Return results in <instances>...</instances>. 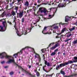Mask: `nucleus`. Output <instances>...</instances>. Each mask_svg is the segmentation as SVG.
<instances>
[{
	"label": "nucleus",
	"mask_w": 77,
	"mask_h": 77,
	"mask_svg": "<svg viewBox=\"0 0 77 77\" xmlns=\"http://www.w3.org/2000/svg\"><path fill=\"white\" fill-rule=\"evenodd\" d=\"M72 63H73V62H72V61H69L65 63H61L60 65L56 66V69H57V70H59V69H60V68L63 67V66H65V65H69V64H71Z\"/></svg>",
	"instance_id": "f257e3e1"
},
{
	"label": "nucleus",
	"mask_w": 77,
	"mask_h": 77,
	"mask_svg": "<svg viewBox=\"0 0 77 77\" xmlns=\"http://www.w3.org/2000/svg\"><path fill=\"white\" fill-rule=\"evenodd\" d=\"M2 24L5 29V30H3V28L2 26H0V31L1 32H4L6 30V27H7V24H6V21H5L2 22Z\"/></svg>",
	"instance_id": "f03ea898"
},
{
	"label": "nucleus",
	"mask_w": 77,
	"mask_h": 77,
	"mask_svg": "<svg viewBox=\"0 0 77 77\" xmlns=\"http://www.w3.org/2000/svg\"><path fill=\"white\" fill-rule=\"evenodd\" d=\"M25 49H28V50H31V51H34V49L33 48H32L29 47L28 46L26 47L25 48H23L22 50H21L20 52H19L20 54L21 53V54H22L23 53V50H25Z\"/></svg>",
	"instance_id": "7ed1b4c3"
},
{
	"label": "nucleus",
	"mask_w": 77,
	"mask_h": 77,
	"mask_svg": "<svg viewBox=\"0 0 77 77\" xmlns=\"http://www.w3.org/2000/svg\"><path fill=\"white\" fill-rule=\"evenodd\" d=\"M39 10L41 11V13H44L45 15H46L47 13V11L45 8H40L39 9Z\"/></svg>",
	"instance_id": "20e7f679"
},
{
	"label": "nucleus",
	"mask_w": 77,
	"mask_h": 77,
	"mask_svg": "<svg viewBox=\"0 0 77 77\" xmlns=\"http://www.w3.org/2000/svg\"><path fill=\"white\" fill-rule=\"evenodd\" d=\"M33 51L34 53H35V55L34 56L35 58H38L39 61V62H41V57H40L39 55L35 52V50H34V51Z\"/></svg>",
	"instance_id": "39448f33"
},
{
	"label": "nucleus",
	"mask_w": 77,
	"mask_h": 77,
	"mask_svg": "<svg viewBox=\"0 0 77 77\" xmlns=\"http://www.w3.org/2000/svg\"><path fill=\"white\" fill-rule=\"evenodd\" d=\"M32 30V28H26V30H25L24 32H23V34L22 35H23L24 33V35H26L27 33H29V32H30L31 30Z\"/></svg>",
	"instance_id": "423d86ee"
},
{
	"label": "nucleus",
	"mask_w": 77,
	"mask_h": 77,
	"mask_svg": "<svg viewBox=\"0 0 77 77\" xmlns=\"http://www.w3.org/2000/svg\"><path fill=\"white\" fill-rule=\"evenodd\" d=\"M18 66L19 68H21V69L23 72H24L25 73H26V74H28L29 75H30V76H32V75L31 74V73H30L29 72L26 71V70H24L23 68H22L21 66Z\"/></svg>",
	"instance_id": "0eeeda50"
},
{
	"label": "nucleus",
	"mask_w": 77,
	"mask_h": 77,
	"mask_svg": "<svg viewBox=\"0 0 77 77\" xmlns=\"http://www.w3.org/2000/svg\"><path fill=\"white\" fill-rule=\"evenodd\" d=\"M47 28V27H45L43 30L42 31V33H43V34H45V35H46V34H48L49 35L51 34V32H45Z\"/></svg>",
	"instance_id": "6e6552de"
},
{
	"label": "nucleus",
	"mask_w": 77,
	"mask_h": 77,
	"mask_svg": "<svg viewBox=\"0 0 77 77\" xmlns=\"http://www.w3.org/2000/svg\"><path fill=\"white\" fill-rule=\"evenodd\" d=\"M58 46H59V44H56L54 46H53L50 48V50H54L56 47H58Z\"/></svg>",
	"instance_id": "1a4fd4ad"
},
{
	"label": "nucleus",
	"mask_w": 77,
	"mask_h": 77,
	"mask_svg": "<svg viewBox=\"0 0 77 77\" xmlns=\"http://www.w3.org/2000/svg\"><path fill=\"white\" fill-rule=\"evenodd\" d=\"M23 15V12H20L18 14V16L20 18H21V17Z\"/></svg>",
	"instance_id": "9d476101"
},
{
	"label": "nucleus",
	"mask_w": 77,
	"mask_h": 77,
	"mask_svg": "<svg viewBox=\"0 0 77 77\" xmlns=\"http://www.w3.org/2000/svg\"><path fill=\"white\" fill-rule=\"evenodd\" d=\"M65 3H63V4H62V3H60L59 5H58V6L60 8H63V7H65Z\"/></svg>",
	"instance_id": "9b49d317"
},
{
	"label": "nucleus",
	"mask_w": 77,
	"mask_h": 77,
	"mask_svg": "<svg viewBox=\"0 0 77 77\" xmlns=\"http://www.w3.org/2000/svg\"><path fill=\"white\" fill-rule=\"evenodd\" d=\"M15 29L16 30V32L18 36H21L22 35H21V34L19 33V31H18V29H17V28H16Z\"/></svg>",
	"instance_id": "f8f14e48"
},
{
	"label": "nucleus",
	"mask_w": 77,
	"mask_h": 77,
	"mask_svg": "<svg viewBox=\"0 0 77 77\" xmlns=\"http://www.w3.org/2000/svg\"><path fill=\"white\" fill-rule=\"evenodd\" d=\"M74 60H73V61L72 60H70V61H72V62H73L72 63H74V62H77V57H74Z\"/></svg>",
	"instance_id": "ddd939ff"
},
{
	"label": "nucleus",
	"mask_w": 77,
	"mask_h": 77,
	"mask_svg": "<svg viewBox=\"0 0 77 77\" xmlns=\"http://www.w3.org/2000/svg\"><path fill=\"white\" fill-rule=\"evenodd\" d=\"M17 5H20V4L21 3V2H23V0H17Z\"/></svg>",
	"instance_id": "4468645a"
},
{
	"label": "nucleus",
	"mask_w": 77,
	"mask_h": 77,
	"mask_svg": "<svg viewBox=\"0 0 77 77\" xmlns=\"http://www.w3.org/2000/svg\"><path fill=\"white\" fill-rule=\"evenodd\" d=\"M75 26H73L72 27V28L70 29L69 30L70 32H72V30H75Z\"/></svg>",
	"instance_id": "2eb2a0df"
},
{
	"label": "nucleus",
	"mask_w": 77,
	"mask_h": 77,
	"mask_svg": "<svg viewBox=\"0 0 77 77\" xmlns=\"http://www.w3.org/2000/svg\"><path fill=\"white\" fill-rule=\"evenodd\" d=\"M24 5H25V6H26L27 7V6H29V2H28V1H27L25 2Z\"/></svg>",
	"instance_id": "dca6fc26"
},
{
	"label": "nucleus",
	"mask_w": 77,
	"mask_h": 77,
	"mask_svg": "<svg viewBox=\"0 0 77 77\" xmlns=\"http://www.w3.org/2000/svg\"><path fill=\"white\" fill-rule=\"evenodd\" d=\"M72 35H73V34H72L71 33H70L69 32L66 35V37L67 38H69V37H70L71 36H72Z\"/></svg>",
	"instance_id": "f3484780"
},
{
	"label": "nucleus",
	"mask_w": 77,
	"mask_h": 77,
	"mask_svg": "<svg viewBox=\"0 0 77 77\" xmlns=\"http://www.w3.org/2000/svg\"><path fill=\"white\" fill-rule=\"evenodd\" d=\"M69 17H68V16H67L66 17L65 21H66V22H67L68 20H69Z\"/></svg>",
	"instance_id": "a211bd4d"
},
{
	"label": "nucleus",
	"mask_w": 77,
	"mask_h": 77,
	"mask_svg": "<svg viewBox=\"0 0 77 77\" xmlns=\"http://www.w3.org/2000/svg\"><path fill=\"white\" fill-rule=\"evenodd\" d=\"M74 75H77V74H74V75H72L68 76H64V77H73Z\"/></svg>",
	"instance_id": "6ab92c4d"
},
{
	"label": "nucleus",
	"mask_w": 77,
	"mask_h": 77,
	"mask_svg": "<svg viewBox=\"0 0 77 77\" xmlns=\"http://www.w3.org/2000/svg\"><path fill=\"white\" fill-rule=\"evenodd\" d=\"M54 14H52V15H49L48 16V17H49V18H48V19H51V18H53V17L54 16Z\"/></svg>",
	"instance_id": "aec40b11"
},
{
	"label": "nucleus",
	"mask_w": 77,
	"mask_h": 77,
	"mask_svg": "<svg viewBox=\"0 0 77 77\" xmlns=\"http://www.w3.org/2000/svg\"><path fill=\"white\" fill-rule=\"evenodd\" d=\"M72 44H77V40H74L72 42Z\"/></svg>",
	"instance_id": "412c9836"
},
{
	"label": "nucleus",
	"mask_w": 77,
	"mask_h": 77,
	"mask_svg": "<svg viewBox=\"0 0 77 77\" xmlns=\"http://www.w3.org/2000/svg\"><path fill=\"white\" fill-rule=\"evenodd\" d=\"M65 31H66V28H64L62 29L61 30V33H64V32Z\"/></svg>",
	"instance_id": "4be33fe9"
},
{
	"label": "nucleus",
	"mask_w": 77,
	"mask_h": 77,
	"mask_svg": "<svg viewBox=\"0 0 77 77\" xmlns=\"http://www.w3.org/2000/svg\"><path fill=\"white\" fill-rule=\"evenodd\" d=\"M45 68H46V65H45V66H44L43 67V70L44 71H45V72H48V71H46V70H45Z\"/></svg>",
	"instance_id": "5701e85b"
},
{
	"label": "nucleus",
	"mask_w": 77,
	"mask_h": 77,
	"mask_svg": "<svg viewBox=\"0 0 77 77\" xmlns=\"http://www.w3.org/2000/svg\"><path fill=\"white\" fill-rule=\"evenodd\" d=\"M72 39V38H69V39H68V38H66L65 41V42H68V41H69L71 40Z\"/></svg>",
	"instance_id": "b1692460"
},
{
	"label": "nucleus",
	"mask_w": 77,
	"mask_h": 77,
	"mask_svg": "<svg viewBox=\"0 0 77 77\" xmlns=\"http://www.w3.org/2000/svg\"><path fill=\"white\" fill-rule=\"evenodd\" d=\"M56 53L55 52H53L51 53V55L52 56H54V55H55V54H56Z\"/></svg>",
	"instance_id": "393cba45"
},
{
	"label": "nucleus",
	"mask_w": 77,
	"mask_h": 77,
	"mask_svg": "<svg viewBox=\"0 0 77 77\" xmlns=\"http://www.w3.org/2000/svg\"><path fill=\"white\" fill-rule=\"evenodd\" d=\"M17 20V17H16V16H15L14 17V23H15V21Z\"/></svg>",
	"instance_id": "a878e982"
},
{
	"label": "nucleus",
	"mask_w": 77,
	"mask_h": 77,
	"mask_svg": "<svg viewBox=\"0 0 77 77\" xmlns=\"http://www.w3.org/2000/svg\"><path fill=\"white\" fill-rule=\"evenodd\" d=\"M58 26H55L54 27V29H58Z\"/></svg>",
	"instance_id": "bb28decb"
},
{
	"label": "nucleus",
	"mask_w": 77,
	"mask_h": 77,
	"mask_svg": "<svg viewBox=\"0 0 77 77\" xmlns=\"http://www.w3.org/2000/svg\"><path fill=\"white\" fill-rule=\"evenodd\" d=\"M45 51H46V49H42L41 50V51H42V53H44Z\"/></svg>",
	"instance_id": "cd10ccee"
},
{
	"label": "nucleus",
	"mask_w": 77,
	"mask_h": 77,
	"mask_svg": "<svg viewBox=\"0 0 77 77\" xmlns=\"http://www.w3.org/2000/svg\"><path fill=\"white\" fill-rule=\"evenodd\" d=\"M18 55V54H14L13 56H15V58H17V56Z\"/></svg>",
	"instance_id": "c85d7f7f"
},
{
	"label": "nucleus",
	"mask_w": 77,
	"mask_h": 77,
	"mask_svg": "<svg viewBox=\"0 0 77 77\" xmlns=\"http://www.w3.org/2000/svg\"><path fill=\"white\" fill-rule=\"evenodd\" d=\"M36 74L37 77H39V73L38 72H37L36 73Z\"/></svg>",
	"instance_id": "c756f323"
},
{
	"label": "nucleus",
	"mask_w": 77,
	"mask_h": 77,
	"mask_svg": "<svg viewBox=\"0 0 77 77\" xmlns=\"http://www.w3.org/2000/svg\"><path fill=\"white\" fill-rule=\"evenodd\" d=\"M12 14L13 15V16H14V15H15V12L14 11L12 12Z\"/></svg>",
	"instance_id": "7c9ffc66"
},
{
	"label": "nucleus",
	"mask_w": 77,
	"mask_h": 77,
	"mask_svg": "<svg viewBox=\"0 0 77 77\" xmlns=\"http://www.w3.org/2000/svg\"><path fill=\"white\" fill-rule=\"evenodd\" d=\"M22 23H23L24 21V18H23L22 19Z\"/></svg>",
	"instance_id": "2f4dec72"
},
{
	"label": "nucleus",
	"mask_w": 77,
	"mask_h": 77,
	"mask_svg": "<svg viewBox=\"0 0 77 77\" xmlns=\"http://www.w3.org/2000/svg\"><path fill=\"white\" fill-rule=\"evenodd\" d=\"M68 1L69 2H70V1H69V0H64V2H67Z\"/></svg>",
	"instance_id": "473e14b6"
},
{
	"label": "nucleus",
	"mask_w": 77,
	"mask_h": 77,
	"mask_svg": "<svg viewBox=\"0 0 77 77\" xmlns=\"http://www.w3.org/2000/svg\"><path fill=\"white\" fill-rule=\"evenodd\" d=\"M18 7H16L14 8L15 10H16V11H17L18 10Z\"/></svg>",
	"instance_id": "72a5a7b5"
},
{
	"label": "nucleus",
	"mask_w": 77,
	"mask_h": 77,
	"mask_svg": "<svg viewBox=\"0 0 77 77\" xmlns=\"http://www.w3.org/2000/svg\"><path fill=\"white\" fill-rule=\"evenodd\" d=\"M47 65L48 66H51L50 64L49 63H48L47 64Z\"/></svg>",
	"instance_id": "f704fd0d"
},
{
	"label": "nucleus",
	"mask_w": 77,
	"mask_h": 77,
	"mask_svg": "<svg viewBox=\"0 0 77 77\" xmlns=\"http://www.w3.org/2000/svg\"><path fill=\"white\" fill-rule=\"evenodd\" d=\"M61 73L62 74H65V72H63V71H61Z\"/></svg>",
	"instance_id": "c9c22d12"
},
{
	"label": "nucleus",
	"mask_w": 77,
	"mask_h": 77,
	"mask_svg": "<svg viewBox=\"0 0 77 77\" xmlns=\"http://www.w3.org/2000/svg\"><path fill=\"white\" fill-rule=\"evenodd\" d=\"M28 68H29V69H30L32 67V66H31V65H29H29H28Z\"/></svg>",
	"instance_id": "e433bc0d"
},
{
	"label": "nucleus",
	"mask_w": 77,
	"mask_h": 77,
	"mask_svg": "<svg viewBox=\"0 0 77 77\" xmlns=\"http://www.w3.org/2000/svg\"><path fill=\"white\" fill-rule=\"evenodd\" d=\"M4 16H5V14L4 13H3L2 15V17H3Z\"/></svg>",
	"instance_id": "4c0bfd02"
},
{
	"label": "nucleus",
	"mask_w": 77,
	"mask_h": 77,
	"mask_svg": "<svg viewBox=\"0 0 77 77\" xmlns=\"http://www.w3.org/2000/svg\"><path fill=\"white\" fill-rule=\"evenodd\" d=\"M5 61H2L1 62V63H2V64H4V63H5Z\"/></svg>",
	"instance_id": "58836bf2"
},
{
	"label": "nucleus",
	"mask_w": 77,
	"mask_h": 77,
	"mask_svg": "<svg viewBox=\"0 0 77 77\" xmlns=\"http://www.w3.org/2000/svg\"><path fill=\"white\" fill-rule=\"evenodd\" d=\"M57 51H58V49H57L54 51V52L56 53V52H57Z\"/></svg>",
	"instance_id": "ea45409f"
},
{
	"label": "nucleus",
	"mask_w": 77,
	"mask_h": 77,
	"mask_svg": "<svg viewBox=\"0 0 77 77\" xmlns=\"http://www.w3.org/2000/svg\"><path fill=\"white\" fill-rule=\"evenodd\" d=\"M50 2H47V5H50Z\"/></svg>",
	"instance_id": "a19ab883"
},
{
	"label": "nucleus",
	"mask_w": 77,
	"mask_h": 77,
	"mask_svg": "<svg viewBox=\"0 0 77 77\" xmlns=\"http://www.w3.org/2000/svg\"><path fill=\"white\" fill-rule=\"evenodd\" d=\"M10 74V75H12L14 74V72H11Z\"/></svg>",
	"instance_id": "79ce46f5"
},
{
	"label": "nucleus",
	"mask_w": 77,
	"mask_h": 77,
	"mask_svg": "<svg viewBox=\"0 0 77 77\" xmlns=\"http://www.w3.org/2000/svg\"><path fill=\"white\" fill-rule=\"evenodd\" d=\"M54 26V25H53L52 26H48V28H52V27H53V26Z\"/></svg>",
	"instance_id": "37998d69"
},
{
	"label": "nucleus",
	"mask_w": 77,
	"mask_h": 77,
	"mask_svg": "<svg viewBox=\"0 0 77 77\" xmlns=\"http://www.w3.org/2000/svg\"><path fill=\"white\" fill-rule=\"evenodd\" d=\"M8 23H9V24H12V23H11V22H9V21H8Z\"/></svg>",
	"instance_id": "c03bdc74"
},
{
	"label": "nucleus",
	"mask_w": 77,
	"mask_h": 77,
	"mask_svg": "<svg viewBox=\"0 0 77 77\" xmlns=\"http://www.w3.org/2000/svg\"><path fill=\"white\" fill-rule=\"evenodd\" d=\"M40 2H41V1H40V0H38V1H37V2L38 3H40Z\"/></svg>",
	"instance_id": "a18cd8bd"
},
{
	"label": "nucleus",
	"mask_w": 77,
	"mask_h": 77,
	"mask_svg": "<svg viewBox=\"0 0 77 77\" xmlns=\"http://www.w3.org/2000/svg\"><path fill=\"white\" fill-rule=\"evenodd\" d=\"M9 4L11 6H12V5H13V3H10Z\"/></svg>",
	"instance_id": "49530a36"
},
{
	"label": "nucleus",
	"mask_w": 77,
	"mask_h": 77,
	"mask_svg": "<svg viewBox=\"0 0 77 77\" xmlns=\"http://www.w3.org/2000/svg\"><path fill=\"white\" fill-rule=\"evenodd\" d=\"M61 34H62V33H61V32H60V33H58L57 34V35H61Z\"/></svg>",
	"instance_id": "de8ad7c7"
},
{
	"label": "nucleus",
	"mask_w": 77,
	"mask_h": 77,
	"mask_svg": "<svg viewBox=\"0 0 77 77\" xmlns=\"http://www.w3.org/2000/svg\"><path fill=\"white\" fill-rule=\"evenodd\" d=\"M75 24L76 25V26H77V20H76V22L75 23Z\"/></svg>",
	"instance_id": "09e8293b"
},
{
	"label": "nucleus",
	"mask_w": 77,
	"mask_h": 77,
	"mask_svg": "<svg viewBox=\"0 0 77 77\" xmlns=\"http://www.w3.org/2000/svg\"><path fill=\"white\" fill-rule=\"evenodd\" d=\"M51 45H52V43H51V44H50V45H49V46H48V47H50Z\"/></svg>",
	"instance_id": "8fccbe9b"
},
{
	"label": "nucleus",
	"mask_w": 77,
	"mask_h": 77,
	"mask_svg": "<svg viewBox=\"0 0 77 77\" xmlns=\"http://www.w3.org/2000/svg\"><path fill=\"white\" fill-rule=\"evenodd\" d=\"M35 65H39V63H36L35 64Z\"/></svg>",
	"instance_id": "3c124183"
},
{
	"label": "nucleus",
	"mask_w": 77,
	"mask_h": 77,
	"mask_svg": "<svg viewBox=\"0 0 77 77\" xmlns=\"http://www.w3.org/2000/svg\"><path fill=\"white\" fill-rule=\"evenodd\" d=\"M45 65H47V64L48 63L47 61H45Z\"/></svg>",
	"instance_id": "603ef678"
},
{
	"label": "nucleus",
	"mask_w": 77,
	"mask_h": 77,
	"mask_svg": "<svg viewBox=\"0 0 77 77\" xmlns=\"http://www.w3.org/2000/svg\"><path fill=\"white\" fill-rule=\"evenodd\" d=\"M30 10H27V13H29V12H30Z\"/></svg>",
	"instance_id": "864d4df0"
},
{
	"label": "nucleus",
	"mask_w": 77,
	"mask_h": 77,
	"mask_svg": "<svg viewBox=\"0 0 77 77\" xmlns=\"http://www.w3.org/2000/svg\"><path fill=\"white\" fill-rule=\"evenodd\" d=\"M66 23H59V24H62V25H63V24H65Z\"/></svg>",
	"instance_id": "5fc2aeb1"
},
{
	"label": "nucleus",
	"mask_w": 77,
	"mask_h": 77,
	"mask_svg": "<svg viewBox=\"0 0 77 77\" xmlns=\"http://www.w3.org/2000/svg\"><path fill=\"white\" fill-rule=\"evenodd\" d=\"M5 68H8V66H5L4 67Z\"/></svg>",
	"instance_id": "6e6d98bb"
},
{
	"label": "nucleus",
	"mask_w": 77,
	"mask_h": 77,
	"mask_svg": "<svg viewBox=\"0 0 77 77\" xmlns=\"http://www.w3.org/2000/svg\"><path fill=\"white\" fill-rule=\"evenodd\" d=\"M45 54H44L43 56V57L44 58V59H45V56H44Z\"/></svg>",
	"instance_id": "4d7b16f0"
},
{
	"label": "nucleus",
	"mask_w": 77,
	"mask_h": 77,
	"mask_svg": "<svg viewBox=\"0 0 77 77\" xmlns=\"http://www.w3.org/2000/svg\"><path fill=\"white\" fill-rule=\"evenodd\" d=\"M59 75V74L58 73H57L56 75V76L57 77V76Z\"/></svg>",
	"instance_id": "13d9d810"
},
{
	"label": "nucleus",
	"mask_w": 77,
	"mask_h": 77,
	"mask_svg": "<svg viewBox=\"0 0 77 77\" xmlns=\"http://www.w3.org/2000/svg\"><path fill=\"white\" fill-rule=\"evenodd\" d=\"M53 9V8H50V10H51H51H52V9Z\"/></svg>",
	"instance_id": "bf43d9fd"
},
{
	"label": "nucleus",
	"mask_w": 77,
	"mask_h": 77,
	"mask_svg": "<svg viewBox=\"0 0 77 77\" xmlns=\"http://www.w3.org/2000/svg\"><path fill=\"white\" fill-rule=\"evenodd\" d=\"M53 75V74H52L51 75H49L51 77V76H52V75Z\"/></svg>",
	"instance_id": "052dcab7"
},
{
	"label": "nucleus",
	"mask_w": 77,
	"mask_h": 77,
	"mask_svg": "<svg viewBox=\"0 0 77 77\" xmlns=\"http://www.w3.org/2000/svg\"><path fill=\"white\" fill-rule=\"evenodd\" d=\"M56 38H59V36H56Z\"/></svg>",
	"instance_id": "680f3d73"
},
{
	"label": "nucleus",
	"mask_w": 77,
	"mask_h": 77,
	"mask_svg": "<svg viewBox=\"0 0 77 77\" xmlns=\"http://www.w3.org/2000/svg\"><path fill=\"white\" fill-rule=\"evenodd\" d=\"M5 20V19H3L0 20L1 21H2V20Z\"/></svg>",
	"instance_id": "e2e57ef3"
},
{
	"label": "nucleus",
	"mask_w": 77,
	"mask_h": 77,
	"mask_svg": "<svg viewBox=\"0 0 77 77\" xmlns=\"http://www.w3.org/2000/svg\"><path fill=\"white\" fill-rule=\"evenodd\" d=\"M16 2V1H14V2L13 1V2H12V3H13V4L14 3V2Z\"/></svg>",
	"instance_id": "0e129e2a"
},
{
	"label": "nucleus",
	"mask_w": 77,
	"mask_h": 77,
	"mask_svg": "<svg viewBox=\"0 0 77 77\" xmlns=\"http://www.w3.org/2000/svg\"><path fill=\"white\" fill-rule=\"evenodd\" d=\"M52 5H54V3H52Z\"/></svg>",
	"instance_id": "69168bd1"
},
{
	"label": "nucleus",
	"mask_w": 77,
	"mask_h": 77,
	"mask_svg": "<svg viewBox=\"0 0 77 77\" xmlns=\"http://www.w3.org/2000/svg\"><path fill=\"white\" fill-rule=\"evenodd\" d=\"M8 15L10 16H12V15L11 14H9Z\"/></svg>",
	"instance_id": "338daca9"
},
{
	"label": "nucleus",
	"mask_w": 77,
	"mask_h": 77,
	"mask_svg": "<svg viewBox=\"0 0 77 77\" xmlns=\"http://www.w3.org/2000/svg\"><path fill=\"white\" fill-rule=\"evenodd\" d=\"M36 23H33V24H36Z\"/></svg>",
	"instance_id": "774afa93"
}]
</instances>
